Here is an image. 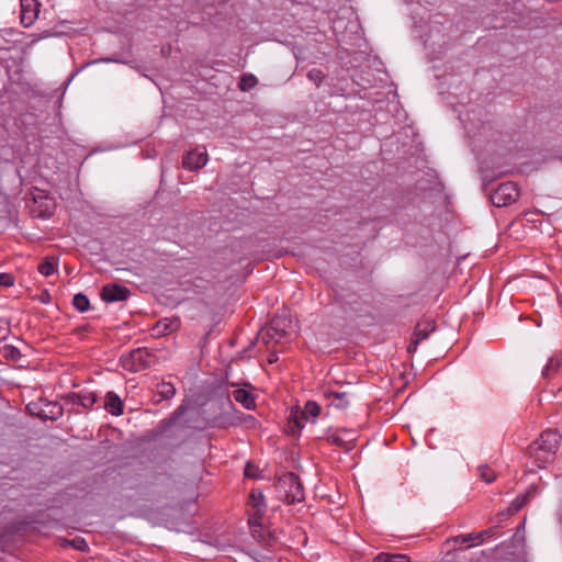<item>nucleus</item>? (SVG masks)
Segmentation results:
<instances>
[{
    "mask_svg": "<svg viewBox=\"0 0 562 562\" xmlns=\"http://www.w3.org/2000/svg\"><path fill=\"white\" fill-rule=\"evenodd\" d=\"M491 533H492V529H486L481 532H473L472 533L473 541H475V540L483 541L484 537L490 536Z\"/></svg>",
    "mask_w": 562,
    "mask_h": 562,
    "instance_id": "35",
    "label": "nucleus"
},
{
    "mask_svg": "<svg viewBox=\"0 0 562 562\" xmlns=\"http://www.w3.org/2000/svg\"><path fill=\"white\" fill-rule=\"evenodd\" d=\"M48 406H52L49 413L52 414L50 419H57L63 415V407L57 403H49Z\"/></svg>",
    "mask_w": 562,
    "mask_h": 562,
    "instance_id": "33",
    "label": "nucleus"
},
{
    "mask_svg": "<svg viewBox=\"0 0 562 562\" xmlns=\"http://www.w3.org/2000/svg\"><path fill=\"white\" fill-rule=\"evenodd\" d=\"M9 327H0V341L4 340L9 335Z\"/></svg>",
    "mask_w": 562,
    "mask_h": 562,
    "instance_id": "37",
    "label": "nucleus"
},
{
    "mask_svg": "<svg viewBox=\"0 0 562 562\" xmlns=\"http://www.w3.org/2000/svg\"><path fill=\"white\" fill-rule=\"evenodd\" d=\"M1 352L4 359L11 361H18L22 357L20 349L13 345L3 346Z\"/></svg>",
    "mask_w": 562,
    "mask_h": 562,
    "instance_id": "26",
    "label": "nucleus"
},
{
    "mask_svg": "<svg viewBox=\"0 0 562 562\" xmlns=\"http://www.w3.org/2000/svg\"><path fill=\"white\" fill-rule=\"evenodd\" d=\"M207 162V153L206 150L198 151L190 150L188 151L182 159V166L187 170H198L204 167Z\"/></svg>",
    "mask_w": 562,
    "mask_h": 562,
    "instance_id": "10",
    "label": "nucleus"
},
{
    "mask_svg": "<svg viewBox=\"0 0 562 562\" xmlns=\"http://www.w3.org/2000/svg\"><path fill=\"white\" fill-rule=\"evenodd\" d=\"M104 408L113 416H120L123 414V402L120 396L110 391L105 394Z\"/></svg>",
    "mask_w": 562,
    "mask_h": 562,
    "instance_id": "14",
    "label": "nucleus"
},
{
    "mask_svg": "<svg viewBox=\"0 0 562 562\" xmlns=\"http://www.w3.org/2000/svg\"><path fill=\"white\" fill-rule=\"evenodd\" d=\"M221 413L210 416L207 418V425L213 428H227L237 425V420L233 414L235 411L234 404L229 397H226L221 402Z\"/></svg>",
    "mask_w": 562,
    "mask_h": 562,
    "instance_id": "5",
    "label": "nucleus"
},
{
    "mask_svg": "<svg viewBox=\"0 0 562 562\" xmlns=\"http://www.w3.org/2000/svg\"><path fill=\"white\" fill-rule=\"evenodd\" d=\"M14 281L13 274L7 272L0 273V286L10 288L14 284Z\"/></svg>",
    "mask_w": 562,
    "mask_h": 562,
    "instance_id": "30",
    "label": "nucleus"
},
{
    "mask_svg": "<svg viewBox=\"0 0 562 562\" xmlns=\"http://www.w3.org/2000/svg\"><path fill=\"white\" fill-rule=\"evenodd\" d=\"M373 562H411V558L402 553L381 552L374 558Z\"/></svg>",
    "mask_w": 562,
    "mask_h": 562,
    "instance_id": "21",
    "label": "nucleus"
},
{
    "mask_svg": "<svg viewBox=\"0 0 562 562\" xmlns=\"http://www.w3.org/2000/svg\"><path fill=\"white\" fill-rule=\"evenodd\" d=\"M130 294V290L119 283H108L101 290V299L106 303L125 301Z\"/></svg>",
    "mask_w": 562,
    "mask_h": 562,
    "instance_id": "8",
    "label": "nucleus"
},
{
    "mask_svg": "<svg viewBox=\"0 0 562 562\" xmlns=\"http://www.w3.org/2000/svg\"><path fill=\"white\" fill-rule=\"evenodd\" d=\"M234 400L241 404L246 409L256 407V397L252 393L245 389H237L233 392Z\"/></svg>",
    "mask_w": 562,
    "mask_h": 562,
    "instance_id": "16",
    "label": "nucleus"
},
{
    "mask_svg": "<svg viewBox=\"0 0 562 562\" xmlns=\"http://www.w3.org/2000/svg\"><path fill=\"white\" fill-rule=\"evenodd\" d=\"M327 441L337 447L349 449L347 442L340 435H337V434L330 435L327 437Z\"/></svg>",
    "mask_w": 562,
    "mask_h": 562,
    "instance_id": "29",
    "label": "nucleus"
},
{
    "mask_svg": "<svg viewBox=\"0 0 562 562\" xmlns=\"http://www.w3.org/2000/svg\"><path fill=\"white\" fill-rule=\"evenodd\" d=\"M477 472L480 477L486 483H492L496 479L495 472L486 464L480 465Z\"/></svg>",
    "mask_w": 562,
    "mask_h": 562,
    "instance_id": "27",
    "label": "nucleus"
},
{
    "mask_svg": "<svg viewBox=\"0 0 562 562\" xmlns=\"http://www.w3.org/2000/svg\"><path fill=\"white\" fill-rule=\"evenodd\" d=\"M58 259L55 257H46L38 265L37 270L44 277H50L57 271Z\"/></svg>",
    "mask_w": 562,
    "mask_h": 562,
    "instance_id": "18",
    "label": "nucleus"
},
{
    "mask_svg": "<svg viewBox=\"0 0 562 562\" xmlns=\"http://www.w3.org/2000/svg\"><path fill=\"white\" fill-rule=\"evenodd\" d=\"M490 198L496 207L507 206L517 201L519 190L514 182H504L493 191Z\"/></svg>",
    "mask_w": 562,
    "mask_h": 562,
    "instance_id": "6",
    "label": "nucleus"
},
{
    "mask_svg": "<svg viewBox=\"0 0 562 562\" xmlns=\"http://www.w3.org/2000/svg\"><path fill=\"white\" fill-rule=\"evenodd\" d=\"M257 83L258 80L256 76H254L252 74H244L238 82V88L240 91L246 92L255 88Z\"/></svg>",
    "mask_w": 562,
    "mask_h": 562,
    "instance_id": "24",
    "label": "nucleus"
},
{
    "mask_svg": "<svg viewBox=\"0 0 562 562\" xmlns=\"http://www.w3.org/2000/svg\"><path fill=\"white\" fill-rule=\"evenodd\" d=\"M307 78L314 82L316 87H319L325 78V74L318 68H313L307 72Z\"/></svg>",
    "mask_w": 562,
    "mask_h": 562,
    "instance_id": "28",
    "label": "nucleus"
},
{
    "mask_svg": "<svg viewBox=\"0 0 562 562\" xmlns=\"http://www.w3.org/2000/svg\"><path fill=\"white\" fill-rule=\"evenodd\" d=\"M279 498L286 504L301 503L305 499V492L300 477L293 472L282 474L276 484Z\"/></svg>",
    "mask_w": 562,
    "mask_h": 562,
    "instance_id": "1",
    "label": "nucleus"
},
{
    "mask_svg": "<svg viewBox=\"0 0 562 562\" xmlns=\"http://www.w3.org/2000/svg\"><path fill=\"white\" fill-rule=\"evenodd\" d=\"M72 305L76 310L83 313L90 308V301L83 293H78L72 299Z\"/></svg>",
    "mask_w": 562,
    "mask_h": 562,
    "instance_id": "25",
    "label": "nucleus"
},
{
    "mask_svg": "<svg viewBox=\"0 0 562 562\" xmlns=\"http://www.w3.org/2000/svg\"><path fill=\"white\" fill-rule=\"evenodd\" d=\"M245 476L246 477H256V473L254 472V465L250 462H247L245 467Z\"/></svg>",
    "mask_w": 562,
    "mask_h": 562,
    "instance_id": "36",
    "label": "nucleus"
},
{
    "mask_svg": "<svg viewBox=\"0 0 562 562\" xmlns=\"http://www.w3.org/2000/svg\"><path fill=\"white\" fill-rule=\"evenodd\" d=\"M46 296H48V293H45V295H43L42 302H46Z\"/></svg>",
    "mask_w": 562,
    "mask_h": 562,
    "instance_id": "40",
    "label": "nucleus"
},
{
    "mask_svg": "<svg viewBox=\"0 0 562 562\" xmlns=\"http://www.w3.org/2000/svg\"><path fill=\"white\" fill-rule=\"evenodd\" d=\"M561 435L555 429H547L540 435L537 442L538 449L544 453L553 456L560 447Z\"/></svg>",
    "mask_w": 562,
    "mask_h": 562,
    "instance_id": "9",
    "label": "nucleus"
},
{
    "mask_svg": "<svg viewBox=\"0 0 562 562\" xmlns=\"http://www.w3.org/2000/svg\"><path fill=\"white\" fill-rule=\"evenodd\" d=\"M530 492L518 495L507 507L508 515L517 514L529 501Z\"/></svg>",
    "mask_w": 562,
    "mask_h": 562,
    "instance_id": "22",
    "label": "nucleus"
},
{
    "mask_svg": "<svg viewBox=\"0 0 562 562\" xmlns=\"http://www.w3.org/2000/svg\"><path fill=\"white\" fill-rule=\"evenodd\" d=\"M179 326L180 321L178 318H162L157 322L154 327V331L157 336H165L177 330Z\"/></svg>",
    "mask_w": 562,
    "mask_h": 562,
    "instance_id": "15",
    "label": "nucleus"
},
{
    "mask_svg": "<svg viewBox=\"0 0 562 562\" xmlns=\"http://www.w3.org/2000/svg\"><path fill=\"white\" fill-rule=\"evenodd\" d=\"M72 546H74L76 549L80 550V551H85V550H87V549H88V544H87L86 540H85L83 538H81V537H77V538H75V539L72 540Z\"/></svg>",
    "mask_w": 562,
    "mask_h": 562,
    "instance_id": "34",
    "label": "nucleus"
},
{
    "mask_svg": "<svg viewBox=\"0 0 562 562\" xmlns=\"http://www.w3.org/2000/svg\"><path fill=\"white\" fill-rule=\"evenodd\" d=\"M436 329V325L432 321L427 322H419L416 325L415 333H414V340L408 346V352H413L416 350L418 344L428 338V336Z\"/></svg>",
    "mask_w": 562,
    "mask_h": 562,
    "instance_id": "12",
    "label": "nucleus"
},
{
    "mask_svg": "<svg viewBox=\"0 0 562 562\" xmlns=\"http://www.w3.org/2000/svg\"><path fill=\"white\" fill-rule=\"evenodd\" d=\"M46 296H48V293H45V295H43L42 302H46Z\"/></svg>",
    "mask_w": 562,
    "mask_h": 562,
    "instance_id": "41",
    "label": "nucleus"
},
{
    "mask_svg": "<svg viewBox=\"0 0 562 562\" xmlns=\"http://www.w3.org/2000/svg\"><path fill=\"white\" fill-rule=\"evenodd\" d=\"M46 296H48V293H45V295H43L42 302H46Z\"/></svg>",
    "mask_w": 562,
    "mask_h": 562,
    "instance_id": "39",
    "label": "nucleus"
},
{
    "mask_svg": "<svg viewBox=\"0 0 562 562\" xmlns=\"http://www.w3.org/2000/svg\"><path fill=\"white\" fill-rule=\"evenodd\" d=\"M21 2V22L30 26L36 20L40 12L37 0H20Z\"/></svg>",
    "mask_w": 562,
    "mask_h": 562,
    "instance_id": "11",
    "label": "nucleus"
},
{
    "mask_svg": "<svg viewBox=\"0 0 562 562\" xmlns=\"http://www.w3.org/2000/svg\"><path fill=\"white\" fill-rule=\"evenodd\" d=\"M89 329H90V325L86 324V325H81V326L77 327L76 333L79 334V333L88 331Z\"/></svg>",
    "mask_w": 562,
    "mask_h": 562,
    "instance_id": "38",
    "label": "nucleus"
},
{
    "mask_svg": "<svg viewBox=\"0 0 562 562\" xmlns=\"http://www.w3.org/2000/svg\"><path fill=\"white\" fill-rule=\"evenodd\" d=\"M292 327V319L290 316L285 313L282 314H276L271 321L269 322V325L266 329L265 336H262V339H266V336L268 337V340H276L280 341L281 339L288 337L289 331Z\"/></svg>",
    "mask_w": 562,
    "mask_h": 562,
    "instance_id": "4",
    "label": "nucleus"
},
{
    "mask_svg": "<svg viewBox=\"0 0 562 562\" xmlns=\"http://www.w3.org/2000/svg\"><path fill=\"white\" fill-rule=\"evenodd\" d=\"M67 405H79L85 409H91L98 401V394L92 391L81 390L79 392H69L61 396Z\"/></svg>",
    "mask_w": 562,
    "mask_h": 562,
    "instance_id": "7",
    "label": "nucleus"
},
{
    "mask_svg": "<svg viewBox=\"0 0 562 562\" xmlns=\"http://www.w3.org/2000/svg\"><path fill=\"white\" fill-rule=\"evenodd\" d=\"M325 396L329 401V405L334 406L335 408L345 409L349 406L350 394L348 392L327 391Z\"/></svg>",
    "mask_w": 562,
    "mask_h": 562,
    "instance_id": "13",
    "label": "nucleus"
},
{
    "mask_svg": "<svg viewBox=\"0 0 562 562\" xmlns=\"http://www.w3.org/2000/svg\"><path fill=\"white\" fill-rule=\"evenodd\" d=\"M188 409L187 405L181 404L170 416L169 420L176 423Z\"/></svg>",
    "mask_w": 562,
    "mask_h": 562,
    "instance_id": "32",
    "label": "nucleus"
},
{
    "mask_svg": "<svg viewBox=\"0 0 562 562\" xmlns=\"http://www.w3.org/2000/svg\"><path fill=\"white\" fill-rule=\"evenodd\" d=\"M176 394V387L171 382H160L156 386V396H159L157 402L162 400H170Z\"/></svg>",
    "mask_w": 562,
    "mask_h": 562,
    "instance_id": "19",
    "label": "nucleus"
},
{
    "mask_svg": "<svg viewBox=\"0 0 562 562\" xmlns=\"http://www.w3.org/2000/svg\"><path fill=\"white\" fill-rule=\"evenodd\" d=\"M319 414L321 406L314 401H307L303 411L299 407L292 408L289 416V427L291 431H300L304 427L303 420H307L310 417L316 418Z\"/></svg>",
    "mask_w": 562,
    "mask_h": 562,
    "instance_id": "3",
    "label": "nucleus"
},
{
    "mask_svg": "<svg viewBox=\"0 0 562 562\" xmlns=\"http://www.w3.org/2000/svg\"><path fill=\"white\" fill-rule=\"evenodd\" d=\"M249 505L251 509L267 510V504L265 502V496L260 490H251L249 494Z\"/></svg>",
    "mask_w": 562,
    "mask_h": 562,
    "instance_id": "20",
    "label": "nucleus"
},
{
    "mask_svg": "<svg viewBox=\"0 0 562 562\" xmlns=\"http://www.w3.org/2000/svg\"><path fill=\"white\" fill-rule=\"evenodd\" d=\"M562 366V355L552 356L546 367L542 370V376L544 379H551Z\"/></svg>",
    "mask_w": 562,
    "mask_h": 562,
    "instance_id": "17",
    "label": "nucleus"
},
{
    "mask_svg": "<svg viewBox=\"0 0 562 562\" xmlns=\"http://www.w3.org/2000/svg\"><path fill=\"white\" fill-rule=\"evenodd\" d=\"M123 367L131 372L146 370L157 363V357L147 348H137L122 357Z\"/></svg>",
    "mask_w": 562,
    "mask_h": 562,
    "instance_id": "2",
    "label": "nucleus"
},
{
    "mask_svg": "<svg viewBox=\"0 0 562 562\" xmlns=\"http://www.w3.org/2000/svg\"><path fill=\"white\" fill-rule=\"evenodd\" d=\"M266 514V510L259 512L258 509H251L248 517V524L252 529V532H258V529L262 528V518Z\"/></svg>",
    "mask_w": 562,
    "mask_h": 562,
    "instance_id": "23",
    "label": "nucleus"
},
{
    "mask_svg": "<svg viewBox=\"0 0 562 562\" xmlns=\"http://www.w3.org/2000/svg\"><path fill=\"white\" fill-rule=\"evenodd\" d=\"M453 541L460 546H465V548H470V542L473 541V537L472 533L459 535L453 538Z\"/></svg>",
    "mask_w": 562,
    "mask_h": 562,
    "instance_id": "31",
    "label": "nucleus"
}]
</instances>
